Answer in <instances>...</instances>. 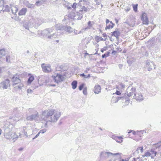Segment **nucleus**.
Returning <instances> with one entry per match:
<instances>
[{
    "instance_id": "nucleus-49",
    "label": "nucleus",
    "mask_w": 161,
    "mask_h": 161,
    "mask_svg": "<svg viewBox=\"0 0 161 161\" xmlns=\"http://www.w3.org/2000/svg\"><path fill=\"white\" fill-rule=\"evenodd\" d=\"M46 130H47L46 129H43L41 130L39 132L40 133H40L43 134L46 131Z\"/></svg>"
},
{
    "instance_id": "nucleus-53",
    "label": "nucleus",
    "mask_w": 161,
    "mask_h": 161,
    "mask_svg": "<svg viewBox=\"0 0 161 161\" xmlns=\"http://www.w3.org/2000/svg\"><path fill=\"white\" fill-rule=\"evenodd\" d=\"M115 94L117 95H119L121 94V92L120 90H117L115 93Z\"/></svg>"
},
{
    "instance_id": "nucleus-17",
    "label": "nucleus",
    "mask_w": 161,
    "mask_h": 161,
    "mask_svg": "<svg viewBox=\"0 0 161 161\" xmlns=\"http://www.w3.org/2000/svg\"><path fill=\"white\" fill-rule=\"evenodd\" d=\"M135 98L137 101H140L143 100V96L141 93L135 94Z\"/></svg>"
},
{
    "instance_id": "nucleus-28",
    "label": "nucleus",
    "mask_w": 161,
    "mask_h": 161,
    "mask_svg": "<svg viewBox=\"0 0 161 161\" xmlns=\"http://www.w3.org/2000/svg\"><path fill=\"white\" fill-rule=\"evenodd\" d=\"M75 12L74 11H72L70 12L68 16H67V18L68 17V19L70 18L75 19L74 18H75Z\"/></svg>"
},
{
    "instance_id": "nucleus-31",
    "label": "nucleus",
    "mask_w": 161,
    "mask_h": 161,
    "mask_svg": "<svg viewBox=\"0 0 161 161\" xmlns=\"http://www.w3.org/2000/svg\"><path fill=\"white\" fill-rule=\"evenodd\" d=\"M123 139L121 136H117L115 141L118 143H121L123 142Z\"/></svg>"
},
{
    "instance_id": "nucleus-6",
    "label": "nucleus",
    "mask_w": 161,
    "mask_h": 161,
    "mask_svg": "<svg viewBox=\"0 0 161 161\" xmlns=\"http://www.w3.org/2000/svg\"><path fill=\"white\" fill-rule=\"evenodd\" d=\"M119 153H113L110 152H101L100 155V159H105L110 156L111 155H119Z\"/></svg>"
},
{
    "instance_id": "nucleus-8",
    "label": "nucleus",
    "mask_w": 161,
    "mask_h": 161,
    "mask_svg": "<svg viewBox=\"0 0 161 161\" xmlns=\"http://www.w3.org/2000/svg\"><path fill=\"white\" fill-rule=\"evenodd\" d=\"M141 19L143 24L148 25L149 24V20L146 13L144 12L142 13L141 15Z\"/></svg>"
},
{
    "instance_id": "nucleus-33",
    "label": "nucleus",
    "mask_w": 161,
    "mask_h": 161,
    "mask_svg": "<svg viewBox=\"0 0 161 161\" xmlns=\"http://www.w3.org/2000/svg\"><path fill=\"white\" fill-rule=\"evenodd\" d=\"M34 79L33 75H31L29 76L27 80V83L30 84L32 82Z\"/></svg>"
},
{
    "instance_id": "nucleus-7",
    "label": "nucleus",
    "mask_w": 161,
    "mask_h": 161,
    "mask_svg": "<svg viewBox=\"0 0 161 161\" xmlns=\"http://www.w3.org/2000/svg\"><path fill=\"white\" fill-rule=\"evenodd\" d=\"M6 52L4 49L0 50V57L1 58H3L5 61L7 62H10V57L9 56H5Z\"/></svg>"
},
{
    "instance_id": "nucleus-58",
    "label": "nucleus",
    "mask_w": 161,
    "mask_h": 161,
    "mask_svg": "<svg viewBox=\"0 0 161 161\" xmlns=\"http://www.w3.org/2000/svg\"><path fill=\"white\" fill-rule=\"evenodd\" d=\"M143 147H140L137 148V150H140L141 151V152L142 153L143 152Z\"/></svg>"
},
{
    "instance_id": "nucleus-44",
    "label": "nucleus",
    "mask_w": 161,
    "mask_h": 161,
    "mask_svg": "<svg viewBox=\"0 0 161 161\" xmlns=\"http://www.w3.org/2000/svg\"><path fill=\"white\" fill-rule=\"evenodd\" d=\"M132 7H133V10H137L138 4H133Z\"/></svg>"
},
{
    "instance_id": "nucleus-20",
    "label": "nucleus",
    "mask_w": 161,
    "mask_h": 161,
    "mask_svg": "<svg viewBox=\"0 0 161 161\" xmlns=\"http://www.w3.org/2000/svg\"><path fill=\"white\" fill-rule=\"evenodd\" d=\"M14 15V16L12 17V18L16 20H18L19 19V16L18 15V13L19 11H11Z\"/></svg>"
},
{
    "instance_id": "nucleus-18",
    "label": "nucleus",
    "mask_w": 161,
    "mask_h": 161,
    "mask_svg": "<svg viewBox=\"0 0 161 161\" xmlns=\"http://www.w3.org/2000/svg\"><path fill=\"white\" fill-rule=\"evenodd\" d=\"M56 30L62 31L64 30L65 26L60 24H56L55 25Z\"/></svg>"
},
{
    "instance_id": "nucleus-23",
    "label": "nucleus",
    "mask_w": 161,
    "mask_h": 161,
    "mask_svg": "<svg viewBox=\"0 0 161 161\" xmlns=\"http://www.w3.org/2000/svg\"><path fill=\"white\" fill-rule=\"evenodd\" d=\"M136 88L134 87H132L130 92L127 94V96L130 97L132 96L133 94L135 95Z\"/></svg>"
},
{
    "instance_id": "nucleus-32",
    "label": "nucleus",
    "mask_w": 161,
    "mask_h": 161,
    "mask_svg": "<svg viewBox=\"0 0 161 161\" xmlns=\"http://www.w3.org/2000/svg\"><path fill=\"white\" fill-rule=\"evenodd\" d=\"M77 84V81L76 80L73 81L71 83L72 88L73 89L76 88Z\"/></svg>"
},
{
    "instance_id": "nucleus-56",
    "label": "nucleus",
    "mask_w": 161,
    "mask_h": 161,
    "mask_svg": "<svg viewBox=\"0 0 161 161\" xmlns=\"http://www.w3.org/2000/svg\"><path fill=\"white\" fill-rule=\"evenodd\" d=\"M78 31L77 30H75H75L74 31L73 34H72V35H78Z\"/></svg>"
},
{
    "instance_id": "nucleus-4",
    "label": "nucleus",
    "mask_w": 161,
    "mask_h": 161,
    "mask_svg": "<svg viewBox=\"0 0 161 161\" xmlns=\"http://www.w3.org/2000/svg\"><path fill=\"white\" fill-rule=\"evenodd\" d=\"M52 77L54 81L57 83L63 81L65 80V78L63 75L58 73L55 74L54 75L52 76Z\"/></svg>"
},
{
    "instance_id": "nucleus-38",
    "label": "nucleus",
    "mask_w": 161,
    "mask_h": 161,
    "mask_svg": "<svg viewBox=\"0 0 161 161\" xmlns=\"http://www.w3.org/2000/svg\"><path fill=\"white\" fill-rule=\"evenodd\" d=\"M28 111L31 113H35V112H37L34 108H29L28 109Z\"/></svg>"
},
{
    "instance_id": "nucleus-41",
    "label": "nucleus",
    "mask_w": 161,
    "mask_h": 161,
    "mask_svg": "<svg viewBox=\"0 0 161 161\" xmlns=\"http://www.w3.org/2000/svg\"><path fill=\"white\" fill-rule=\"evenodd\" d=\"M151 153V156L152 158H153L156 156V155L157 154V152L154 151H152Z\"/></svg>"
},
{
    "instance_id": "nucleus-13",
    "label": "nucleus",
    "mask_w": 161,
    "mask_h": 161,
    "mask_svg": "<svg viewBox=\"0 0 161 161\" xmlns=\"http://www.w3.org/2000/svg\"><path fill=\"white\" fill-rule=\"evenodd\" d=\"M44 64H42V68L43 71L45 73H48L51 71V66L49 64L47 65V66H44Z\"/></svg>"
},
{
    "instance_id": "nucleus-61",
    "label": "nucleus",
    "mask_w": 161,
    "mask_h": 161,
    "mask_svg": "<svg viewBox=\"0 0 161 161\" xmlns=\"http://www.w3.org/2000/svg\"><path fill=\"white\" fill-rule=\"evenodd\" d=\"M27 92L28 93H32L33 92V91L31 89H28L27 90Z\"/></svg>"
},
{
    "instance_id": "nucleus-27",
    "label": "nucleus",
    "mask_w": 161,
    "mask_h": 161,
    "mask_svg": "<svg viewBox=\"0 0 161 161\" xmlns=\"http://www.w3.org/2000/svg\"><path fill=\"white\" fill-rule=\"evenodd\" d=\"M11 138H10V139H12L13 140H14V141L15 140H16L18 138V136L15 133L13 132H12L11 135Z\"/></svg>"
},
{
    "instance_id": "nucleus-48",
    "label": "nucleus",
    "mask_w": 161,
    "mask_h": 161,
    "mask_svg": "<svg viewBox=\"0 0 161 161\" xmlns=\"http://www.w3.org/2000/svg\"><path fill=\"white\" fill-rule=\"evenodd\" d=\"M34 7V5L33 4H29L27 5V7L29 8H33Z\"/></svg>"
},
{
    "instance_id": "nucleus-19",
    "label": "nucleus",
    "mask_w": 161,
    "mask_h": 161,
    "mask_svg": "<svg viewBox=\"0 0 161 161\" xmlns=\"http://www.w3.org/2000/svg\"><path fill=\"white\" fill-rule=\"evenodd\" d=\"M125 85L123 83H120L119 85L116 86V88L119 90L122 91L125 89Z\"/></svg>"
},
{
    "instance_id": "nucleus-35",
    "label": "nucleus",
    "mask_w": 161,
    "mask_h": 161,
    "mask_svg": "<svg viewBox=\"0 0 161 161\" xmlns=\"http://www.w3.org/2000/svg\"><path fill=\"white\" fill-rule=\"evenodd\" d=\"M26 11H19L18 13V15L19 16L25 15Z\"/></svg>"
},
{
    "instance_id": "nucleus-14",
    "label": "nucleus",
    "mask_w": 161,
    "mask_h": 161,
    "mask_svg": "<svg viewBox=\"0 0 161 161\" xmlns=\"http://www.w3.org/2000/svg\"><path fill=\"white\" fill-rule=\"evenodd\" d=\"M79 3H78V6H79V9H81L82 10H86V8L84 5V3L85 2V0H79Z\"/></svg>"
},
{
    "instance_id": "nucleus-54",
    "label": "nucleus",
    "mask_w": 161,
    "mask_h": 161,
    "mask_svg": "<svg viewBox=\"0 0 161 161\" xmlns=\"http://www.w3.org/2000/svg\"><path fill=\"white\" fill-rule=\"evenodd\" d=\"M5 61V60L3 59V58H0V64L2 63L3 62H4Z\"/></svg>"
},
{
    "instance_id": "nucleus-43",
    "label": "nucleus",
    "mask_w": 161,
    "mask_h": 161,
    "mask_svg": "<svg viewBox=\"0 0 161 161\" xmlns=\"http://www.w3.org/2000/svg\"><path fill=\"white\" fill-rule=\"evenodd\" d=\"M83 93L85 95H87V88L85 87L84 88L83 91Z\"/></svg>"
},
{
    "instance_id": "nucleus-63",
    "label": "nucleus",
    "mask_w": 161,
    "mask_h": 161,
    "mask_svg": "<svg viewBox=\"0 0 161 161\" xmlns=\"http://www.w3.org/2000/svg\"><path fill=\"white\" fill-rule=\"evenodd\" d=\"M110 21L108 19H107L106 20V25L108 24H109V23H110Z\"/></svg>"
},
{
    "instance_id": "nucleus-39",
    "label": "nucleus",
    "mask_w": 161,
    "mask_h": 161,
    "mask_svg": "<svg viewBox=\"0 0 161 161\" xmlns=\"http://www.w3.org/2000/svg\"><path fill=\"white\" fill-rule=\"evenodd\" d=\"M19 108H20V109L21 108H20L19 107L18 108L17 107L14 108L13 110V113L14 114H15L16 113H17L18 111H20Z\"/></svg>"
},
{
    "instance_id": "nucleus-3",
    "label": "nucleus",
    "mask_w": 161,
    "mask_h": 161,
    "mask_svg": "<svg viewBox=\"0 0 161 161\" xmlns=\"http://www.w3.org/2000/svg\"><path fill=\"white\" fill-rule=\"evenodd\" d=\"M11 80L13 86L19 84L17 86L14 87V88L17 90H21L24 85L21 82L19 75L17 74L14 75L11 78Z\"/></svg>"
},
{
    "instance_id": "nucleus-36",
    "label": "nucleus",
    "mask_w": 161,
    "mask_h": 161,
    "mask_svg": "<svg viewBox=\"0 0 161 161\" xmlns=\"http://www.w3.org/2000/svg\"><path fill=\"white\" fill-rule=\"evenodd\" d=\"M95 40L97 42H98L100 41H103V39L101 37H99L98 36H97L95 37Z\"/></svg>"
},
{
    "instance_id": "nucleus-24",
    "label": "nucleus",
    "mask_w": 161,
    "mask_h": 161,
    "mask_svg": "<svg viewBox=\"0 0 161 161\" xmlns=\"http://www.w3.org/2000/svg\"><path fill=\"white\" fill-rule=\"evenodd\" d=\"M156 42L158 44H161V34L158 33L156 36Z\"/></svg>"
},
{
    "instance_id": "nucleus-37",
    "label": "nucleus",
    "mask_w": 161,
    "mask_h": 161,
    "mask_svg": "<svg viewBox=\"0 0 161 161\" xmlns=\"http://www.w3.org/2000/svg\"><path fill=\"white\" fill-rule=\"evenodd\" d=\"M128 96H125L124 97V99H125V104L126 105H128V104L129 103L130 101V99L128 98Z\"/></svg>"
},
{
    "instance_id": "nucleus-57",
    "label": "nucleus",
    "mask_w": 161,
    "mask_h": 161,
    "mask_svg": "<svg viewBox=\"0 0 161 161\" xmlns=\"http://www.w3.org/2000/svg\"><path fill=\"white\" fill-rule=\"evenodd\" d=\"M155 40V39L154 38H153L151 40H149L148 42L150 44L152 43V42H153V41H154Z\"/></svg>"
},
{
    "instance_id": "nucleus-51",
    "label": "nucleus",
    "mask_w": 161,
    "mask_h": 161,
    "mask_svg": "<svg viewBox=\"0 0 161 161\" xmlns=\"http://www.w3.org/2000/svg\"><path fill=\"white\" fill-rule=\"evenodd\" d=\"M80 75L82 77H84V78H87V75H85L84 73L81 74H80Z\"/></svg>"
},
{
    "instance_id": "nucleus-64",
    "label": "nucleus",
    "mask_w": 161,
    "mask_h": 161,
    "mask_svg": "<svg viewBox=\"0 0 161 161\" xmlns=\"http://www.w3.org/2000/svg\"><path fill=\"white\" fill-rule=\"evenodd\" d=\"M143 132H145V133H146V131H145L144 130H141V131H137V132H139V133H142V134H143Z\"/></svg>"
},
{
    "instance_id": "nucleus-40",
    "label": "nucleus",
    "mask_w": 161,
    "mask_h": 161,
    "mask_svg": "<svg viewBox=\"0 0 161 161\" xmlns=\"http://www.w3.org/2000/svg\"><path fill=\"white\" fill-rule=\"evenodd\" d=\"M110 52H108L107 53H104L102 55V58H104L107 57L109 55Z\"/></svg>"
},
{
    "instance_id": "nucleus-26",
    "label": "nucleus",
    "mask_w": 161,
    "mask_h": 161,
    "mask_svg": "<svg viewBox=\"0 0 161 161\" xmlns=\"http://www.w3.org/2000/svg\"><path fill=\"white\" fill-rule=\"evenodd\" d=\"M58 32L52 34V35H50V36H48L47 37V38L50 39H53V38H55L56 37H58L59 35L58 34Z\"/></svg>"
},
{
    "instance_id": "nucleus-46",
    "label": "nucleus",
    "mask_w": 161,
    "mask_h": 161,
    "mask_svg": "<svg viewBox=\"0 0 161 161\" xmlns=\"http://www.w3.org/2000/svg\"><path fill=\"white\" fill-rule=\"evenodd\" d=\"M84 86V83L81 84L79 86V90H81L83 88Z\"/></svg>"
},
{
    "instance_id": "nucleus-42",
    "label": "nucleus",
    "mask_w": 161,
    "mask_h": 161,
    "mask_svg": "<svg viewBox=\"0 0 161 161\" xmlns=\"http://www.w3.org/2000/svg\"><path fill=\"white\" fill-rule=\"evenodd\" d=\"M125 96H120V97H118L116 98V100L115 102V103H117L118 101L119 100H120V99H124Z\"/></svg>"
},
{
    "instance_id": "nucleus-30",
    "label": "nucleus",
    "mask_w": 161,
    "mask_h": 161,
    "mask_svg": "<svg viewBox=\"0 0 161 161\" xmlns=\"http://www.w3.org/2000/svg\"><path fill=\"white\" fill-rule=\"evenodd\" d=\"M11 133L12 132L11 131L5 133L4 134V137L8 139H10V138H11L10 135H11Z\"/></svg>"
},
{
    "instance_id": "nucleus-50",
    "label": "nucleus",
    "mask_w": 161,
    "mask_h": 161,
    "mask_svg": "<svg viewBox=\"0 0 161 161\" xmlns=\"http://www.w3.org/2000/svg\"><path fill=\"white\" fill-rule=\"evenodd\" d=\"M107 47H103V48L101 49V51L102 53H103L104 51L106 50H107Z\"/></svg>"
},
{
    "instance_id": "nucleus-55",
    "label": "nucleus",
    "mask_w": 161,
    "mask_h": 161,
    "mask_svg": "<svg viewBox=\"0 0 161 161\" xmlns=\"http://www.w3.org/2000/svg\"><path fill=\"white\" fill-rule=\"evenodd\" d=\"M88 27L89 28L92 27V24H91V22L90 21H89L88 23Z\"/></svg>"
},
{
    "instance_id": "nucleus-47",
    "label": "nucleus",
    "mask_w": 161,
    "mask_h": 161,
    "mask_svg": "<svg viewBox=\"0 0 161 161\" xmlns=\"http://www.w3.org/2000/svg\"><path fill=\"white\" fill-rule=\"evenodd\" d=\"M151 153L148 152H146L144 154V156L146 157L151 156Z\"/></svg>"
},
{
    "instance_id": "nucleus-21",
    "label": "nucleus",
    "mask_w": 161,
    "mask_h": 161,
    "mask_svg": "<svg viewBox=\"0 0 161 161\" xmlns=\"http://www.w3.org/2000/svg\"><path fill=\"white\" fill-rule=\"evenodd\" d=\"M101 87L99 85H96L94 87V92L98 94L101 92Z\"/></svg>"
},
{
    "instance_id": "nucleus-62",
    "label": "nucleus",
    "mask_w": 161,
    "mask_h": 161,
    "mask_svg": "<svg viewBox=\"0 0 161 161\" xmlns=\"http://www.w3.org/2000/svg\"><path fill=\"white\" fill-rule=\"evenodd\" d=\"M4 70V68L2 67H0V74L2 73V71Z\"/></svg>"
},
{
    "instance_id": "nucleus-29",
    "label": "nucleus",
    "mask_w": 161,
    "mask_h": 161,
    "mask_svg": "<svg viewBox=\"0 0 161 161\" xmlns=\"http://www.w3.org/2000/svg\"><path fill=\"white\" fill-rule=\"evenodd\" d=\"M106 27L105 28V29L107 30V29H109L110 28H112L114 27V24L113 23L112 21L110 22V24H108L106 25Z\"/></svg>"
},
{
    "instance_id": "nucleus-5",
    "label": "nucleus",
    "mask_w": 161,
    "mask_h": 161,
    "mask_svg": "<svg viewBox=\"0 0 161 161\" xmlns=\"http://www.w3.org/2000/svg\"><path fill=\"white\" fill-rule=\"evenodd\" d=\"M64 6L66 8L68 9H70L71 7L74 9H75L77 8L79 9V6H78V3H74L73 5H71L70 4H69L68 2H66L65 1L62 0V2Z\"/></svg>"
},
{
    "instance_id": "nucleus-16",
    "label": "nucleus",
    "mask_w": 161,
    "mask_h": 161,
    "mask_svg": "<svg viewBox=\"0 0 161 161\" xmlns=\"http://www.w3.org/2000/svg\"><path fill=\"white\" fill-rule=\"evenodd\" d=\"M75 30V29L72 28L70 26H68L66 25L64 30V31H66L69 34H73L74 31Z\"/></svg>"
},
{
    "instance_id": "nucleus-45",
    "label": "nucleus",
    "mask_w": 161,
    "mask_h": 161,
    "mask_svg": "<svg viewBox=\"0 0 161 161\" xmlns=\"http://www.w3.org/2000/svg\"><path fill=\"white\" fill-rule=\"evenodd\" d=\"M43 3L41 2V1H38L35 4L37 6H40L42 5Z\"/></svg>"
},
{
    "instance_id": "nucleus-9",
    "label": "nucleus",
    "mask_w": 161,
    "mask_h": 161,
    "mask_svg": "<svg viewBox=\"0 0 161 161\" xmlns=\"http://www.w3.org/2000/svg\"><path fill=\"white\" fill-rule=\"evenodd\" d=\"M10 80L7 79L0 83V89H7L9 85Z\"/></svg>"
},
{
    "instance_id": "nucleus-1",
    "label": "nucleus",
    "mask_w": 161,
    "mask_h": 161,
    "mask_svg": "<svg viewBox=\"0 0 161 161\" xmlns=\"http://www.w3.org/2000/svg\"><path fill=\"white\" fill-rule=\"evenodd\" d=\"M60 116V113L59 112L57 111L55 113L53 110H47L42 112L41 117L43 120L46 121L47 123L48 122H56Z\"/></svg>"
},
{
    "instance_id": "nucleus-25",
    "label": "nucleus",
    "mask_w": 161,
    "mask_h": 161,
    "mask_svg": "<svg viewBox=\"0 0 161 161\" xmlns=\"http://www.w3.org/2000/svg\"><path fill=\"white\" fill-rule=\"evenodd\" d=\"M10 8L11 10H18V6L14 3H12L10 5Z\"/></svg>"
},
{
    "instance_id": "nucleus-59",
    "label": "nucleus",
    "mask_w": 161,
    "mask_h": 161,
    "mask_svg": "<svg viewBox=\"0 0 161 161\" xmlns=\"http://www.w3.org/2000/svg\"><path fill=\"white\" fill-rule=\"evenodd\" d=\"M117 137V136H115L114 135H113L111 137L113 139L115 140V139Z\"/></svg>"
},
{
    "instance_id": "nucleus-12",
    "label": "nucleus",
    "mask_w": 161,
    "mask_h": 161,
    "mask_svg": "<svg viewBox=\"0 0 161 161\" xmlns=\"http://www.w3.org/2000/svg\"><path fill=\"white\" fill-rule=\"evenodd\" d=\"M154 65L153 62L149 60H147L146 62V65L145 68L146 69H147L149 71L151 70L152 68L154 67Z\"/></svg>"
},
{
    "instance_id": "nucleus-52",
    "label": "nucleus",
    "mask_w": 161,
    "mask_h": 161,
    "mask_svg": "<svg viewBox=\"0 0 161 161\" xmlns=\"http://www.w3.org/2000/svg\"><path fill=\"white\" fill-rule=\"evenodd\" d=\"M10 8L9 6L7 5H6L5 7H4V8L3 10H9V9Z\"/></svg>"
},
{
    "instance_id": "nucleus-2",
    "label": "nucleus",
    "mask_w": 161,
    "mask_h": 161,
    "mask_svg": "<svg viewBox=\"0 0 161 161\" xmlns=\"http://www.w3.org/2000/svg\"><path fill=\"white\" fill-rule=\"evenodd\" d=\"M43 20L41 17L33 18L31 16L28 18V20L23 22V26L25 29L29 30L30 28L34 27H36L43 23Z\"/></svg>"
},
{
    "instance_id": "nucleus-34",
    "label": "nucleus",
    "mask_w": 161,
    "mask_h": 161,
    "mask_svg": "<svg viewBox=\"0 0 161 161\" xmlns=\"http://www.w3.org/2000/svg\"><path fill=\"white\" fill-rule=\"evenodd\" d=\"M4 1L3 0H0V10H3L4 8Z\"/></svg>"
},
{
    "instance_id": "nucleus-60",
    "label": "nucleus",
    "mask_w": 161,
    "mask_h": 161,
    "mask_svg": "<svg viewBox=\"0 0 161 161\" xmlns=\"http://www.w3.org/2000/svg\"><path fill=\"white\" fill-rule=\"evenodd\" d=\"M40 135V133L38 132L36 136L33 138V140H34V139L36 138L37 137H38Z\"/></svg>"
},
{
    "instance_id": "nucleus-11",
    "label": "nucleus",
    "mask_w": 161,
    "mask_h": 161,
    "mask_svg": "<svg viewBox=\"0 0 161 161\" xmlns=\"http://www.w3.org/2000/svg\"><path fill=\"white\" fill-rule=\"evenodd\" d=\"M39 117L38 113L37 112H35L31 115L27 116L26 119L32 121L33 120H36Z\"/></svg>"
},
{
    "instance_id": "nucleus-15",
    "label": "nucleus",
    "mask_w": 161,
    "mask_h": 161,
    "mask_svg": "<svg viewBox=\"0 0 161 161\" xmlns=\"http://www.w3.org/2000/svg\"><path fill=\"white\" fill-rule=\"evenodd\" d=\"M75 12V19H80L82 17V12L83 11H79V12H75Z\"/></svg>"
},
{
    "instance_id": "nucleus-10",
    "label": "nucleus",
    "mask_w": 161,
    "mask_h": 161,
    "mask_svg": "<svg viewBox=\"0 0 161 161\" xmlns=\"http://www.w3.org/2000/svg\"><path fill=\"white\" fill-rule=\"evenodd\" d=\"M54 29V28L53 27L47 28L42 31L41 33V34L42 35L45 36L47 38L48 36H49V34L53 32Z\"/></svg>"
},
{
    "instance_id": "nucleus-22",
    "label": "nucleus",
    "mask_w": 161,
    "mask_h": 161,
    "mask_svg": "<svg viewBox=\"0 0 161 161\" xmlns=\"http://www.w3.org/2000/svg\"><path fill=\"white\" fill-rule=\"evenodd\" d=\"M120 35V32L119 31H115L113 32H111V35L112 36H114L118 38Z\"/></svg>"
}]
</instances>
